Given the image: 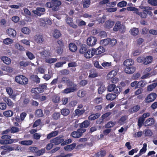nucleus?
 <instances>
[{"label":"nucleus","mask_w":157,"mask_h":157,"mask_svg":"<svg viewBox=\"0 0 157 157\" xmlns=\"http://www.w3.org/2000/svg\"><path fill=\"white\" fill-rule=\"evenodd\" d=\"M129 32L132 35L135 36L138 34L139 31L138 29L136 28H133L130 29Z\"/></svg>","instance_id":"nucleus-27"},{"label":"nucleus","mask_w":157,"mask_h":157,"mask_svg":"<svg viewBox=\"0 0 157 157\" xmlns=\"http://www.w3.org/2000/svg\"><path fill=\"white\" fill-rule=\"evenodd\" d=\"M2 69L9 73H11L13 71V68L12 67L7 66H2Z\"/></svg>","instance_id":"nucleus-26"},{"label":"nucleus","mask_w":157,"mask_h":157,"mask_svg":"<svg viewBox=\"0 0 157 157\" xmlns=\"http://www.w3.org/2000/svg\"><path fill=\"white\" fill-rule=\"evenodd\" d=\"M76 144L75 143H73L72 144L67 145L64 147V149L65 150L70 151L73 150L76 146Z\"/></svg>","instance_id":"nucleus-24"},{"label":"nucleus","mask_w":157,"mask_h":157,"mask_svg":"<svg viewBox=\"0 0 157 157\" xmlns=\"http://www.w3.org/2000/svg\"><path fill=\"white\" fill-rule=\"evenodd\" d=\"M136 68L134 67H128L125 68V72L127 74H131L135 71Z\"/></svg>","instance_id":"nucleus-12"},{"label":"nucleus","mask_w":157,"mask_h":157,"mask_svg":"<svg viewBox=\"0 0 157 157\" xmlns=\"http://www.w3.org/2000/svg\"><path fill=\"white\" fill-rule=\"evenodd\" d=\"M90 3V0H85L83 2V7L87 8L89 7Z\"/></svg>","instance_id":"nucleus-54"},{"label":"nucleus","mask_w":157,"mask_h":157,"mask_svg":"<svg viewBox=\"0 0 157 157\" xmlns=\"http://www.w3.org/2000/svg\"><path fill=\"white\" fill-rule=\"evenodd\" d=\"M140 109V106L139 105H136L133 106L132 108L129 109L130 112L132 113L136 112Z\"/></svg>","instance_id":"nucleus-40"},{"label":"nucleus","mask_w":157,"mask_h":157,"mask_svg":"<svg viewBox=\"0 0 157 157\" xmlns=\"http://www.w3.org/2000/svg\"><path fill=\"white\" fill-rule=\"evenodd\" d=\"M39 88V87L33 88L31 89V92L33 93L39 94L43 92V90Z\"/></svg>","instance_id":"nucleus-37"},{"label":"nucleus","mask_w":157,"mask_h":157,"mask_svg":"<svg viewBox=\"0 0 157 157\" xmlns=\"http://www.w3.org/2000/svg\"><path fill=\"white\" fill-rule=\"evenodd\" d=\"M134 63V61L131 59L126 60L123 63L124 65L126 67L132 66L133 65Z\"/></svg>","instance_id":"nucleus-14"},{"label":"nucleus","mask_w":157,"mask_h":157,"mask_svg":"<svg viewBox=\"0 0 157 157\" xmlns=\"http://www.w3.org/2000/svg\"><path fill=\"white\" fill-rule=\"evenodd\" d=\"M34 40L37 43H42L44 40L43 36L40 35H37L34 36Z\"/></svg>","instance_id":"nucleus-10"},{"label":"nucleus","mask_w":157,"mask_h":157,"mask_svg":"<svg viewBox=\"0 0 157 157\" xmlns=\"http://www.w3.org/2000/svg\"><path fill=\"white\" fill-rule=\"evenodd\" d=\"M157 86V82H155L150 84L147 87V90L150 92L154 89Z\"/></svg>","instance_id":"nucleus-19"},{"label":"nucleus","mask_w":157,"mask_h":157,"mask_svg":"<svg viewBox=\"0 0 157 157\" xmlns=\"http://www.w3.org/2000/svg\"><path fill=\"white\" fill-rule=\"evenodd\" d=\"M110 39H106L100 41V43L103 46H106L109 44Z\"/></svg>","instance_id":"nucleus-36"},{"label":"nucleus","mask_w":157,"mask_h":157,"mask_svg":"<svg viewBox=\"0 0 157 157\" xmlns=\"http://www.w3.org/2000/svg\"><path fill=\"white\" fill-rule=\"evenodd\" d=\"M64 140L60 136H58L50 141L51 143H53L55 145H58L63 142Z\"/></svg>","instance_id":"nucleus-5"},{"label":"nucleus","mask_w":157,"mask_h":157,"mask_svg":"<svg viewBox=\"0 0 157 157\" xmlns=\"http://www.w3.org/2000/svg\"><path fill=\"white\" fill-rule=\"evenodd\" d=\"M6 90L8 94L10 96H11V98L14 99L15 98V96H11L13 93V90L12 88L10 87H7L6 88Z\"/></svg>","instance_id":"nucleus-39"},{"label":"nucleus","mask_w":157,"mask_h":157,"mask_svg":"<svg viewBox=\"0 0 157 157\" xmlns=\"http://www.w3.org/2000/svg\"><path fill=\"white\" fill-rule=\"evenodd\" d=\"M101 115L100 113H97L95 114H92L90 115L88 117V119L91 121H92L98 118Z\"/></svg>","instance_id":"nucleus-23"},{"label":"nucleus","mask_w":157,"mask_h":157,"mask_svg":"<svg viewBox=\"0 0 157 157\" xmlns=\"http://www.w3.org/2000/svg\"><path fill=\"white\" fill-rule=\"evenodd\" d=\"M33 143V141L31 140H25L19 142V143L24 145H30Z\"/></svg>","instance_id":"nucleus-25"},{"label":"nucleus","mask_w":157,"mask_h":157,"mask_svg":"<svg viewBox=\"0 0 157 157\" xmlns=\"http://www.w3.org/2000/svg\"><path fill=\"white\" fill-rule=\"evenodd\" d=\"M114 24L113 21L111 20H108L105 23V27L108 29L111 28L113 26Z\"/></svg>","instance_id":"nucleus-20"},{"label":"nucleus","mask_w":157,"mask_h":157,"mask_svg":"<svg viewBox=\"0 0 157 157\" xmlns=\"http://www.w3.org/2000/svg\"><path fill=\"white\" fill-rule=\"evenodd\" d=\"M94 67L98 69H102V67L99 64V62L98 61H95L94 62Z\"/></svg>","instance_id":"nucleus-63"},{"label":"nucleus","mask_w":157,"mask_h":157,"mask_svg":"<svg viewBox=\"0 0 157 157\" xmlns=\"http://www.w3.org/2000/svg\"><path fill=\"white\" fill-rule=\"evenodd\" d=\"M85 112L83 109L80 110L78 109H76L75 111V113L76 115H81L82 114Z\"/></svg>","instance_id":"nucleus-61"},{"label":"nucleus","mask_w":157,"mask_h":157,"mask_svg":"<svg viewBox=\"0 0 157 157\" xmlns=\"http://www.w3.org/2000/svg\"><path fill=\"white\" fill-rule=\"evenodd\" d=\"M60 114L58 112L54 113L52 116V118L55 120H58L60 117Z\"/></svg>","instance_id":"nucleus-58"},{"label":"nucleus","mask_w":157,"mask_h":157,"mask_svg":"<svg viewBox=\"0 0 157 157\" xmlns=\"http://www.w3.org/2000/svg\"><path fill=\"white\" fill-rule=\"evenodd\" d=\"M26 54L29 59L30 60H33L35 58L33 54L29 51H26Z\"/></svg>","instance_id":"nucleus-42"},{"label":"nucleus","mask_w":157,"mask_h":157,"mask_svg":"<svg viewBox=\"0 0 157 157\" xmlns=\"http://www.w3.org/2000/svg\"><path fill=\"white\" fill-rule=\"evenodd\" d=\"M106 19V16L104 15L101 18H99L97 19L98 22L100 23H103L105 21Z\"/></svg>","instance_id":"nucleus-55"},{"label":"nucleus","mask_w":157,"mask_h":157,"mask_svg":"<svg viewBox=\"0 0 157 157\" xmlns=\"http://www.w3.org/2000/svg\"><path fill=\"white\" fill-rule=\"evenodd\" d=\"M106 10L107 12L112 13L116 11L117 10L116 7L114 8H106L105 9Z\"/></svg>","instance_id":"nucleus-62"},{"label":"nucleus","mask_w":157,"mask_h":157,"mask_svg":"<svg viewBox=\"0 0 157 157\" xmlns=\"http://www.w3.org/2000/svg\"><path fill=\"white\" fill-rule=\"evenodd\" d=\"M58 133V132L57 131H54L48 135L47 138L50 139L51 138L56 136Z\"/></svg>","instance_id":"nucleus-29"},{"label":"nucleus","mask_w":157,"mask_h":157,"mask_svg":"<svg viewBox=\"0 0 157 157\" xmlns=\"http://www.w3.org/2000/svg\"><path fill=\"white\" fill-rule=\"evenodd\" d=\"M156 94L154 93H151L148 95L145 99L146 103H149L153 101L156 98Z\"/></svg>","instance_id":"nucleus-4"},{"label":"nucleus","mask_w":157,"mask_h":157,"mask_svg":"<svg viewBox=\"0 0 157 157\" xmlns=\"http://www.w3.org/2000/svg\"><path fill=\"white\" fill-rule=\"evenodd\" d=\"M153 58L151 56H147L144 59V63L147 65L152 62L153 60Z\"/></svg>","instance_id":"nucleus-21"},{"label":"nucleus","mask_w":157,"mask_h":157,"mask_svg":"<svg viewBox=\"0 0 157 157\" xmlns=\"http://www.w3.org/2000/svg\"><path fill=\"white\" fill-rule=\"evenodd\" d=\"M96 38L93 36L89 37L87 40V44L89 46H94L96 44Z\"/></svg>","instance_id":"nucleus-3"},{"label":"nucleus","mask_w":157,"mask_h":157,"mask_svg":"<svg viewBox=\"0 0 157 157\" xmlns=\"http://www.w3.org/2000/svg\"><path fill=\"white\" fill-rule=\"evenodd\" d=\"M94 55L95 53L93 48L88 50L84 54V56L86 58H90Z\"/></svg>","instance_id":"nucleus-7"},{"label":"nucleus","mask_w":157,"mask_h":157,"mask_svg":"<svg viewBox=\"0 0 157 157\" xmlns=\"http://www.w3.org/2000/svg\"><path fill=\"white\" fill-rule=\"evenodd\" d=\"M1 59L3 63L7 65L10 64L11 63V59L6 56H2L1 57Z\"/></svg>","instance_id":"nucleus-17"},{"label":"nucleus","mask_w":157,"mask_h":157,"mask_svg":"<svg viewBox=\"0 0 157 157\" xmlns=\"http://www.w3.org/2000/svg\"><path fill=\"white\" fill-rule=\"evenodd\" d=\"M70 50L72 52H75L77 50L76 46L74 44L70 43L69 45Z\"/></svg>","instance_id":"nucleus-38"},{"label":"nucleus","mask_w":157,"mask_h":157,"mask_svg":"<svg viewBox=\"0 0 157 157\" xmlns=\"http://www.w3.org/2000/svg\"><path fill=\"white\" fill-rule=\"evenodd\" d=\"M51 21L48 18H41L39 19V24L41 26H44L46 24H51Z\"/></svg>","instance_id":"nucleus-6"},{"label":"nucleus","mask_w":157,"mask_h":157,"mask_svg":"<svg viewBox=\"0 0 157 157\" xmlns=\"http://www.w3.org/2000/svg\"><path fill=\"white\" fill-rule=\"evenodd\" d=\"M90 122L87 121H85L82 123L80 124V127L81 128H87L88 127L90 124Z\"/></svg>","instance_id":"nucleus-33"},{"label":"nucleus","mask_w":157,"mask_h":157,"mask_svg":"<svg viewBox=\"0 0 157 157\" xmlns=\"http://www.w3.org/2000/svg\"><path fill=\"white\" fill-rule=\"evenodd\" d=\"M60 83H65L67 84V85L69 86L71 84V82L68 78L66 77L62 78L61 80L60 81Z\"/></svg>","instance_id":"nucleus-16"},{"label":"nucleus","mask_w":157,"mask_h":157,"mask_svg":"<svg viewBox=\"0 0 157 157\" xmlns=\"http://www.w3.org/2000/svg\"><path fill=\"white\" fill-rule=\"evenodd\" d=\"M144 120H145L144 119V118H143V117H141L139 118L138 122V126L139 128H140L142 126Z\"/></svg>","instance_id":"nucleus-45"},{"label":"nucleus","mask_w":157,"mask_h":157,"mask_svg":"<svg viewBox=\"0 0 157 157\" xmlns=\"http://www.w3.org/2000/svg\"><path fill=\"white\" fill-rule=\"evenodd\" d=\"M115 122L109 121L105 125V127L106 128H109L113 127L115 124Z\"/></svg>","instance_id":"nucleus-48"},{"label":"nucleus","mask_w":157,"mask_h":157,"mask_svg":"<svg viewBox=\"0 0 157 157\" xmlns=\"http://www.w3.org/2000/svg\"><path fill=\"white\" fill-rule=\"evenodd\" d=\"M61 4V2L58 0H52L50 2H47L46 4L48 8H54L56 9Z\"/></svg>","instance_id":"nucleus-1"},{"label":"nucleus","mask_w":157,"mask_h":157,"mask_svg":"<svg viewBox=\"0 0 157 157\" xmlns=\"http://www.w3.org/2000/svg\"><path fill=\"white\" fill-rule=\"evenodd\" d=\"M106 97L108 100H113L116 98V95L114 94L109 93L106 95Z\"/></svg>","instance_id":"nucleus-28"},{"label":"nucleus","mask_w":157,"mask_h":157,"mask_svg":"<svg viewBox=\"0 0 157 157\" xmlns=\"http://www.w3.org/2000/svg\"><path fill=\"white\" fill-rule=\"evenodd\" d=\"M29 62L24 61H21L19 62V64L21 66L26 67L29 65Z\"/></svg>","instance_id":"nucleus-59"},{"label":"nucleus","mask_w":157,"mask_h":157,"mask_svg":"<svg viewBox=\"0 0 157 157\" xmlns=\"http://www.w3.org/2000/svg\"><path fill=\"white\" fill-rule=\"evenodd\" d=\"M71 136L75 138H78L81 136L78 130L76 131L73 132L71 133Z\"/></svg>","instance_id":"nucleus-47"},{"label":"nucleus","mask_w":157,"mask_h":157,"mask_svg":"<svg viewBox=\"0 0 157 157\" xmlns=\"http://www.w3.org/2000/svg\"><path fill=\"white\" fill-rule=\"evenodd\" d=\"M66 21L67 24L72 27L74 29H76L77 28V26L73 23L71 18L67 17L66 19Z\"/></svg>","instance_id":"nucleus-11"},{"label":"nucleus","mask_w":157,"mask_h":157,"mask_svg":"<svg viewBox=\"0 0 157 157\" xmlns=\"http://www.w3.org/2000/svg\"><path fill=\"white\" fill-rule=\"evenodd\" d=\"M7 33L9 36L14 37L16 35V31L12 29H9L7 30Z\"/></svg>","instance_id":"nucleus-15"},{"label":"nucleus","mask_w":157,"mask_h":157,"mask_svg":"<svg viewBox=\"0 0 157 157\" xmlns=\"http://www.w3.org/2000/svg\"><path fill=\"white\" fill-rule=\"evenodd\" d=\"M126 10L128 11H133V13H135L136 14L139 10L138 8L133 6L128 7L126 8Z\"/></svg>","instance_id":"nucleus-30"},{"label":"nucleus","mask_w":157,"mask_h":157,"mask_svg":"<svg viewBox=\"0 0 157 157\" xmlns=\"http://www.w3.org/2000/svg\"><path fill=\"white\" fill-rule=\"evenodd\" d=\"M127 119L128 117L127 116H122L119 120L118 122L121 124H123L125 123V121Z\"/></svg>","instance_id":"nucleus-34"},{"label":"nucleus","mask_w":157,"mask_h":157,"mask_svg":"<svg viewBox=\"0 0 157 157\" xmlns=\"http://www.w3.org/2000/svg\"><path fill=\"white\" fill-rule=\"evenodd\" d=\"M36 116L38 117H42L43 116L42 110L41 109H38L36 110L35 113Z\"/></svg>","instance_id":"nucleus-49"},{"label":"nucleus","mask_w":157,"mask_h":157,"mask_svg":"<svg viewBox=\"0 0 157 157\" xmlns=\"http://www.w3.org/2000/svg\"><path fill=\"white\" fill-rule=\"evenodd\" d=\"M86 93L85 91L83 90H79L78 93V96L81 98L84 97L86 95Z\"/></svg>","instance_id":"nucleus-50"},{"label":"nucleus","mask_w":157,"mask_h":157,"mask_svg":"<svg viewBox=\"0 0 157 157\" xmlns=\"http://www.w3.org/2000/svg\"><path fill=\"white\" fill-rule=\"evenodd\" d=\"M2 98L3 101L5 102V103H6L8 106L12 107L14 106V103L8 97L5 96L3 97Z\"/></svg>","instance_id":"nucleus-9"},{"label":"nucleus","mask_w":157,"mask_h":157,"mask_svg":"<svg viewBox=\"0 0 157 157\" xmlns=\"http://www.w3.org/2000/svg\"><path fill=\"white\" fill-rule=\"evenodd\" d=\"M87 49V47L85 45H82L79 50L80 53L84 54L86 52Z\"/></svg>","instance_id":"nucleus-41"},{"label":"nucleus","mask_w":157,"mask_h":157,"mask_svg":"<svg viewBox=\"0 0 157 157\" xmlns=\"http://www.w3.org/2000/svg\"><path fill=\"white\" fill-rule=\"evenodd\" d=\"M105 90V87L104 86H101L98 89V92L99 94H101Z\"/></svg>","instance_id":"nucleus-64"},{"label":"nucleus","mask_w":157,"mask_h":157,"mask_svg":"<svg viewBox=\"0 0 157 157\" xmlns=\"http://www.w3.org/2000/svg\"><path fill=\"white\" fill-rule=\"evenodd\" d=\"M77 89L74 87H70L66 88L62 91V93L64 94H68L69 93L73 92Z\"/></svg>","instance_id":"nucleus-18"},{"label":"nucleus","mask_w":157,"mask_h":157,"mask_svg":"<svg viewBox=\"0 0 157 157\" xmlns=\"http://www.w3.org/2000/svg\"><path fill=\"white\" fill-rule=\"evenodd\" d=\"M147 145L146 144H144L142 148L140 150L139 152L140 155H142V154L145 152L147 150Z\"/></svg>","instance_id":"nucleus-51"},{"label":"nucleus","mask_w":157,"mask_h":157,"mask_svg":"<svg viewBox=\"0 0 157 157\" xmlns=\"http://www.w3.org/2000/svg\"><path fill=\"white\" fill-rule=\"evenodd\" d=\"M13 41L11 39L7 38L3 40V43L6 44H9L12 43Z\"/></svg>","instance_id":"nucleus-53"},{"label":"nucleus","mask_w":157,"mask_h":157,"mask_svg":"<svg viewBox=\"0 0 157 157\" xmlns=\"http://www.w3.org/2000/svg\"><path fill=\"white\" fill-rule=\"evenodd\" d=\"M21 31L24 34H28L30 33V30L27 27H24L21 29Z\"/></svg>","instance_id":"nucleus-60"},{"label":"nucleus","mask_w":157,"mask_h":157,"mask_svg":"<svg viewBox=\"0 0 157 157\" xmlns=\"http://www.w3.org/2000/svg\"><path fill=\"white\" fill-rule=\"evenodd\" d=\"M3 114L6 117H8L12 116L13 115V113L12 111L9 110L4 112Z\"/></svg>","instance_id":"nucleus-35"},{"label":"nucleus","mask_w":157,"mask_h":157,"mask_svg":"<svg viewBox=\"0 0 157 157\" xmlns=\"http://www.w3.org/2000/svg\"><path fill=\"white\" fill-rule=\"evenodd\" d=\"M127 4V3L126 2L124 1H122L118 3L117 6L118 7L121 8L126 6Z\"/></svg>","instance_id":"nucleus-44"},{"label":"nucleus","mask_w":157,"mask_h":157,"mask_svg":"<svg viewBox=\"0 0 157 157\" xmlns=\"http://www.w3.org/2000/svg\"><path fill=\"white\" fill-rule=\"evenodd\" d=\"M93 49L95 55L101 54L105 51V49L102 46H99L98 48H93Z\"/></svg>","instance_id":"nucleus-13"},{"label":"nucleus","mask_w":157,"mask_h":157,"mask_svg":"<svg viewBox=\"0 0 157 157\" xmlns=\"http://www.w3.org/2000/svg\"><path fill=\"white\" fill-rule=\"evenodd\" d=\"M40 54L42 57L45 58H46V57H48L50 56V52L48 50H44L40 52Z\"/></svg>","instance_id":"nucleus-22"},{"label":"nucleus","mask_w":157,"mask_h":157,"mask_svg":"<svg viewBox=\"0 0 157 157\" xmlns=\"http://www.w3.org/2000/svg\"><path fill=\"white\" fill-rule=\"evenodd\" d=\"M147 13L145 12V11L143 10L141 12H140L139 11L137 14L141 18H145L147 17Z\"/></svg>","instance_id":"nucleus-43"},{"label":"nucleus","mask_w":157,"mask_h":157,"mask_svg":"<svg viewBox=\"0 0 157 157\" xmlns=\"http://www.w3.org/2000/svg\"><path fill=\"white\" fill-rule=\"evenodd\" d=\"M57 60L56 58H45V61L49 63H51L56 62Z\"/></svg>","instance_id":"nucleus-32"},{"label":"nucleus","mask_w":157,"mask_h":157,"mask_svg":"<svg viewBox=\"0 0 157 157\" xmlns=\"http://www.w3.org/2000/svg\"><path fill=\"white\" fill-rule=\"evenodd\" d=\"M112 63L111 62H108L105 61L102 64V66L105 68H107L111 66Z\"/></svg>","instance_id":"nucleus-57"},{"label":"nucleus","mask_w":157,"mask_h":157,"mask_svg":"<svg viewBox=\"0 0 157 157\" xmlns=\"http://www.w3.org/2000/svg\"><path fill=\"white\" fill-rule=\"evenodd\" d=\"M155 121L152 118H149L147 119L144 123L145 126H148L153 125L154 124Z\"/></svg>","instance_id":"nucleus-8"},{"label":"nucleus","mask_w":157,"mask_h":157,"mask_svg":"<svg viewBox=\"0 0 157 157\" xmlns=\"http://www.w3.org/2000/svg\"><path fill=\"white\" fill-rule=\"evenodd\" d=\"M15 80L17 82L21 84H26L28 82V78L23 75L16 77Z\"/></svg>","instance_id":"nucleus-2"},{"label":"nucleus","mask_w":157,"mask_h":157,"mask_svg":"<svg viewBox=\"0 0 157 157\" xmlns=\"http://www.w3.org/2000/svg\"><path fill=\"white\" fill-rule=\"evenodd\" d=\"M60 100V97L58 95H55L52 98V101L55 103H58Z\"/></svg>","instance_id":"nucleus-52"},{"label":"nucleus","mask_w":157,"mask_h":157,"mask_svg":"<svg viewBox=\"0 0 157 157\" xmlns=\"http://www.w3.org/2000/svg\"><path fill=\"white\" fill-rule=\"evenodd\" d=\"M61 112L63 115L67 116L69 114L70 111L69 110L67 109H63L61 110Z\"/></svg>","instance_id":"nucleus-46"},{"label":"nucleus","mask_w":157,"mask_h":157,"mask_svg":"<svg viewBox=\"0 0 157 157\" xmlns=\"http://www.w3.org/2000/svg\"><path fill=\"white\" fill-rule=\"evenodd\" d=\"M18 140L17 139H10L8 140H6L7 142V144H11L17 142H18Z\"/></svg>","instance_id":"nucleus-56"},{"label":"nucleus","mask_w":157,"mask_h":157,"mask_svg":"<svg viewBox=\"0 0 157 157\" xmlns=\"http://www.w3.org/2000/svg\"><path fill=\"white\" fill-rule=\"evenodd\" d=\"M52 35L53 37L55 38H58L61 35L60 31L57 29H55L54 30Z\"/></svg>","instance_id":"nucleus-31"}]
</instances>
